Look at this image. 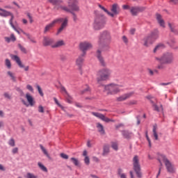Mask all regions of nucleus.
Returning a JSON list of instances; mask_svg holds the SVG:
<instances>
[{
	"label": "nucleus",
	"mask_w": 178,
	"mask_h": 178,
	"mask_svg": "<svg viewBox=\"0 0 178 178\" xmlns=\"http://www.w3.org/2000/svg\"><path fill=\"white\" fill-rule=\"evenodd\" d=\"M69 22V19L67 17L65 18H57L56 19H54L51 23L48 24L47 25L45 26L43 33L44 34H47L49 31L52 30L54 29V26L56 24H59L61 23V25L60 28L57 31V35H59L63 30H65L67 27V23Z\"/></svg>",
	"instance_id": "f257e3e1"
},
{
	"label": "nucleus",
	"mask_w": 178,
	"mask_h": 178,
	"mask_svg": "<svg viewBox=\"0 0 178 178\" xmlns=\"http://www.w3.org/2000/svg\"><path fill=\"white\" fill-rule=\"evenodd\" d=\"M79 1L77 0H68L67 5L66 6H57L56 8L57 9H61L63 12H67V13H71L73 16L74 22H77V15L74 12H79L80 7L77 5Z\"/></svg>",
	"instance_id": "f03ea898"
},
{
	"label": "nucleus",
	"mask_w": 178,
	"mask_h": 178,
	"mask_svg": "<svg viewBox=\"0 0 178 178\" xmlns=\"http://www.w3.org/2000/svg\"><path fill=\"white\" fill-rule=\"evenodd\" d=\"M156 60L161 63L160 65H158V69H163V65H172L175 60V56L170 51L165 52L163 54L161 57H156Z\"/></svg>",
	"instance_id": "7ed1b4c3"
},
{
	"label": "nucleus",
	"mask_w": 178,
	"mask_h": 178,
	"mask_svg": "<svg viewBox=\"0 0 178 178\" xmlns=\"http://www.w3.org/2000/svg\"><path fill=\"white\" fill-rule=\"evenodd\" d=\"M122 91V85H118L115 83H108L104 85V92L107 94V95H116Z\"/></svg>",
	"instance_id": "20e7f679"
},
{
	"label": "nucleus",
	"mask_w": 178,
	"mask_h": 178,
	"mask_svg": "<svg viewBox=\"0 0 178 178\" xmlns=\"http://www.w3.org/2000/svg\"><path fill=\"white\" fill-rule=\"evenodd\" d=\"M112 74V71L108 68H103L99 70L97 74V82L101 83V81H106L109 80V77H111V74Z\"/></svg>",
	"instance_id": "39448f33"
},
{
	"label": "nucleus",
	"mask_w": 178,
	"mask_h": 178,
	"mask_svg": "<svg viewBox=\"0 0 178 178\" xmlns=\"http://www.w3.org/2000/svg\"><path fill=\"white\" fill-rule=\"evenodd\" d=\"M133 169L138 178L143 177V172H141V165H140V158L138 156H134L132 160Z\"/></svg>",
	"instance_id": "423d86ee"
},
{
	"label": "nucleus",
	"mask_w": 178,
	"mask_h": 178,
	"mask_svg": "<svg viewBox=\"0 0 178 178\" xmlns=\"http://www.w3.org/2000/svg\"><path fill=\"white\" fill-rule=\"evenodd\" d=\"M111 40V33H109L108 31H103L101 33L98 40V44H99V49L104 48V44H105V42H109Z\"/></svg>",
	"instance_id": "0eeeda50"
},
{
	"label": "nucleus",
	"mask_w": 178,
	"mask_h": 178,
	"mask_svg": "<svg viewBox=\"0 0 178 178\" xmlns=\"http://www.w3.org/2000/svg\"><path fill=\"white\" fill-rule=\"evenodd\" d=\"M106 23V20L105 19V17L104 16H97L95 19V22L93 24L94 30H102L105 27V24Z\"/></svg>",
	"instance_id": "6e6552de"
},
{
	"label": "nucleus",
	"mask_w": 178,
	"mask_h": 178,
	"mask_svg": "<svg viewBox=\"0 0 178 178\" xmlns=\"http://www.w3.org/2000/svg\"><path fill=\"white\" fill-rule=\"evenodd\" d=\"M26 100L24 99H21V102L25 106H34L35 105V100H34V97L29 92L25 95Z\"/></svg>",
	"instance_id": "1a4fd4ad"
},
{
	"label": "nucleus",
	"mask_w": 178,
	"mask_h": 178,
	"mask_svg": "<svg viewBox=\"0 0 178 178\" xmlns=\"http://www.w3.org/2000/svg\"><path fill=\"white\" fill-rule=\"evenodd\" d=\"M92 48V44L90 42L84 41L79 44V49L81 51L83 56L87 55V51Z\"/></svg>",
	"instance_id": "9d476101"
},
{
	"label": "nucleus",
	"mask_w": 178,
	"mask_h": 178,
	"mask_svg": "<svg viewBox=\"0 0 178 178\" xmlns=\"http://www.w3.org/2000/svg\"><path fill=\"white\" fill-rule=\"evenodd\" d=\"M0 16L2 17H8L10 16L11 18L9 20V23L11 27H14L15 25L13 24V19H15V16L13 15V13L0 8Z\"/></svg>",
	"instance_id": "9b49d317"
},
{
	"label": "nucleus",
	"mask_w": 178,
	"mask_h": 178,
	"mask_svg": "<svg viewBox=\"0 0 178 178\" xmlns=\"http://www.w3.org/2000/svg\"><path fill=\"white\" fill-rule=\"evenodd\" d=\"M10 58L13 59V60H15L16 63L21 68H24L25 72H29V70L30 69V67L26 66L24 67V65L22 63V60H20V58L17 56V55L10 54Z\"/></svg>",
	"instance_id": "f8f14e48"
},
{
	"label": "nucleus",
	"mask_w": 178,
	"mask_h": 178,
	"mask_svg": "<svg viewBox=\"0 0 178 178\" xmlns=\"http://www.w3.org/2000/svg\"><path fill=\"white\" fill-rule=\"evenodd\" d=\"M163 162L165 165V167H166V169H167V171L168 172V173H175L176 172L175 165L173 164H172V163H170V161H169L168 160V159L164 158Z\"/></svg>",
	"instance_id": "ddd939ff"
},
{
	"label": "nucleus",
	"mask_w": 178,
	"mask_h": 178,
	"mask_svg": "<svg viewBox=\"0 0 178 178\" xmlns=\"http://www.w3.org/2000/svg\"><path fill=\"white\" fill-rule=\"evenodd\" d=\"M145 7L143 6H134L130 8V12L132 16H137L140 13L144 12Z\"/></svg>",
	"instance_id": "4468645a"
},
{
	"label": "nucleus",
	"mask_w": 178,
	"mask_h": 178,
	"mask_svg": "<svg viewBox=\"0 0 178 178\" xmlns=\"http://www.w3.org/2000/svg\"><path fill=\"white\" fill-rule=\"evenodd\" d=\"M92 115H93V116H95L96 118H98L99 119H101V120H103L104 122H106V123H109V122H115L114 120H111V119L105 117V115H104L103 114L99 113L92 112Z\"/></svg>",
	"instance_id": "2eb2a0df"
},
{
	"label": "nucleus",
	"mask_w": 178,
	"mask_h": 178,
	"mask_svg": "<svg viewBox=\"0 0 178 178\" xmlns=\"http://www.w3.org/2000/svg\"><path fill=\"white\" fill-rule=\"evenodd\" d=\"M111 14L113 15H110L111 17H114L115 16L119 15L120 13V8L116 3L113 4L111 7Z\"/></svg>",
	"instance_id": "dca6fc26"
},
{
	"label": "nucleus",
	"mask_w": 178,
	"mask_h": 178,
	"mask_svg": "<svg viewBox=\"0 0 178 178\" xmlns=\"http://www.w3.org/2000/svg\"><path fill=\"white\" fill-rule=\"evenodd\" d=\"M133 95H134V92H128L118 97L117 101H118V102L126 101V99H129V98L133 97Z\"/></svg>",
	"instance_id": "f3484780"
},
{
	"label": "nucleus",
	"mask_w": 178,
	"mask_h": 178,
	"mask_svg": "<svg viewBox=\"0 0 178 178\" xmlns=\"http://www.w3.org/2000/svg\"><path fill=\"white\" fill-rule=\"evenodd\" d=\"M48 2H49V3H51V5H54V9H56V10H62V9H58L56 8L57 6H64L63 5H62V3H63V0H48Z\"/></svg>",
	"instance_id": "a211bd4d"
},
{
	"label": "nucleus",
	"mask_w": 178,
	"mask_h": 178,
	"mask_svg": "<svg viewBox=\"0 0 178 178\" xmlns=\"http://www.w3.org/2000/svg\"><path fill=\"white\" fill-rule=\"evenodd\" d=\"M143 41L144 47H149V45H152V44L155 42L154 40L151 38L149 35L148 36L145 37Z\"/></svg>",
	"instance_id": "6ab92c4d"
},
{
	"label": "nucleus",
	"mask_w": 178,
	"mask_h": 178,
	"mask_svg": "<svg viewBox=\"0 0 178 178\" xmlns=\"http://www.w3.org/2000/svg\"><path fill=\"white\" fill-rule=\"evenodd\" d=\"M84 58H86V56H83L82 54L79 56V57L76 60V65L79 69H81V67H83V63H84Z\"/></svg>",
	"instance_id": "aec40b11"
},
{
	"label": "nucleus",
	"mask_w": 178,
	"mask_h": 178,
	"mask_svg": "<svg viewBox=\"0 0 178 178\" xmlns=\"http://www.w3.org/2000/svg\"><path fill=\"white\" fill-rule=\"evenodd\" d=\"M53 43H54V39H52L48 36L43 37L42 44L44 45V47H49V45H52Z\"/></svg>",
	"instance_id": "412c9836"
},
{
	"label": "nucleus",
	"mask_w": 178,
	"mask_h": 178,
	"mask_svg": "<svg viewBox=\"0 0 178 178\" xmlns=\"http://www.w3.org/2000/svg\"><path fill=\"white\" fill-rule=\"evenodd\" d=\"M97 58L102 66H106V63H105L104 57L101 55V50L99 49L97 51Z\"/></svg>",
	"instance_id": "4be33fe9"
},
{
	"label": "nucleus",
	"mask_w": 178,
	"mask_h": 178,
	"mask_svg": "<svg viewBox=\"0 0 178 178\" xmlns=\"http://www.w3.org/2000/svg\"><path fill=\"white\" fill-rule=\"evenodd\" d=\"M156 20L159 23V24L161 26V27H163V29H165V21L162 18V15L160 14H156Z\"/></svg>",
	"instance_id": "5701e85b"
},
{
	"label": "nucleus",
	"mask_w": 178,
	"mask_h": 178,
	"mask_svg": "<svg viewBox=\"0 0 178 178\" xmlns=\"http://www.w3.org/2000/svg\"><path fill=\"white\" fill-rule=\"evenodd\" d=\"M149 35L155 42L156 40H158V38H159V31H158V29H155Z\"/></svg>",
	"instance_id": "b1692460"
},
{
	"label": "nucleus",
	"mask_w": 178,
	"mask_h": 178,
	"mask_svg": "<svg viewBox=\"0 0 178 178\" xmlns=\"http://www.w3.org/2000/svg\"><path fill=\"white\" fill-rule=\"evenodd\" d=\"M151 103L152 104L154 110L156 111V112H161V111H163V106H162V104H161L160 106L159 107L158 105H156L155 103H154V102L151 101Z\"/></svg>",
	"instance_id": "393cba45"
},
{
	"label": "nucleus",
	"mask_w": 178,
	"mask_h": 178,
	"mask_svg": "<svg viewBox=\"0 0 178 178\" xmlns=\"http://www.w3.org/2000/svg\"><path fill=\"white\" fill-rule=\"evenodd\" d=\"M63 45H65V42L63 40H59L54 44H52L51 48H59V47H63Z\"/></svg>",
	"instance_id": "a878e982"
},
{
	"label": "nucleus",
	"mask_w": 178,
	"mask_h": 178,
	"mask_svg": "<svg viewBox=\"0 0 178 178\" xmlns=\"http://www.w3.org/2000/svg\"><path fill=\"white\" fill-rule=\"evenodd\" d=\"M97 130H98L99 133H100V134H105V129H104V126H102V124H101V123H97Z\"/></svg>",
	"instance_id": "bb28decb"
},
{
	"label": "nucleus",
	"mask_w": 178,
	"mask_h": 178,
	"mask_svg": "<svg viewBox=\"0 0 178 178\" xmlns=\"http://www.w3.org/2000/svg\"><path fill=\"white\" fill-rule=\"evenodd\" d=\"M109 154V145H104L103 147V156H105Z\"/></svg>",
	"instance_id": "cd10ccee"
},
{
	"label": "nucleus",
	"mask_w": 178,
	"mask_h": 178,
	"mask_svg": "<svg viewBox=\"0 0 178 178\" xmlns=\"http://www.w3.org/2000/svg\"><path fill=\"white\" fill-rule=\"evenodd\" d=\"M163 48H165V44L161 43L159 44L157 46H156V47L154 49V52H156V51H159L161 49H163Z\"/></svg>",
	"instance_id": "c85d7f7f"
},
{
	"label": "nucleus",
	"mask_w": 178,
	"mask_h": 178,
	"mask_svg": "<svg viewBox=\"0 0 178 178\" xmlns=\"http://www.w3.org/2000/svg\"><path fill=\"white\" fill-rule=\"evenodd\" d=\"M122 136L124 138H130L131 137V133L127 131H122Z\"/></svg>",
	"instance_id": "c756f323"
},
{
	"label": "nucleus",
	"mask_w": 178,
	"mask_h": 178,
	"mask_svg": "<svg viewBox=\"0 0 178 178\" xmlns=\"http://www.w3.org/2000/svg\"><path fill=\"white\" fill-rule=\"evenodd\" d=\"M7 74H8V76H9V77H10V79L13 81H16V76H15V73L10 72V71H8L7 72Z\"/></svg>",
	"instance_id": "7c9ffc66"
},
{
	"label": "nucleus",
	"mask_w": 178,
	"mask_h": 178,
	"mask_svg": "<svg viewBox=\"0 0 178 178\" xmlns=\"http://www.w3.org/2000/svg\"><path fill=\"white\" fill-rule=\"evenodd\" d=\"M38 166H39L40 169H41L42 172H48V169L47 168V167L42 164L41 162L38 163Z\"/></svg>",
	"instance_id": "2f4dec72"
},
{
	"label": "nucleus",
	"mask_w": 178,
	"mask_h": 178,
	"mask_svg": "<svg viewBox=\"0 0 178 178\" xmlns=\"http://www.w3.org/2000/svg\"><path fill=\"white\" fill-rule=\"evenodd\" d=\"M99 8L100 9H102V10H104V12H105L106 13H107V15H108V16H113V14H111V12H109L108 10H106V8H105V7L102 6V5L99 4L98 5Z\"/></svg>",
	"instance_id": "473e14b6"
},
{
	"label": "nucleus",
	"mask_w": 178,
	"mask_h": 178,
	"mask_svg": "<svg viewBox=\"0 0 178 178\" xmlns=\"http://www.w3.org/2000/svg\"><path fill=\"white\" fill-rule=\"evenodd\" d=\"M153 136L156 140H159L158 133L156 132V125L153 126Z\"/></svg>",
	"instance_id": "72a5a7b5"
},
{
	"label": "nucleus",
	"mask_w": 178,
	"mask_h": 178,
	"mask_svg": "<svg viewBox=\"0 0 178 178\" xmlns=\"http://www.w3.org/2000/svg\"><path fill=\"white\" fill-rule=\"evenodd\" d=\"M40 149L42 151L43 154H44L47 158H50L49 154H48L47 149H45V147H44V146H42V145H40Z\"/></svg>",
	"instance_id": "f704fd0d"
},
{
	"label": "nucleus",
	"mask_w": 178,
	"mask_h": 178,
	"mask_svg": "<svg viewBox=\"0 0 178 178\" xmlns=\"http://www.w3.org/2000/svg\"><path fill=\"white\" fill-rule=\"evenodd\" d=\"M5 65L6 66V67H8V69H11L12 68V63H10V59H6L5 60Z\"/></svg>",
	"instance_id": "c9c22d12"
},
{
	"label": "nucleus",
	"mask_w": 178,
	"mask_h": 178,
	"mask_svg": "<svg viewBox=\"0 0 178 178\" xmlns=\"http://www.w3.org/2000/svg\"><path fill=\"white\" fill-rule=\"evenodd\" d=\"M111 148H113V149H114L115 151H118V149H119L118 143L112 142L111 143Z\"/></svg>",
	"instance_id": "e433bc0d"
},
{
	"label": "nucleus",
	"mask_w": 178,
	"mask_h": 178,
	"mask_svg": "<svg viewBox=\"0 0 178 178\" xmlns=\"http://www.w3.org/2000/svg\"><path fill=\"white\" fill-rule=\"evenodd\" d=\"M122 172H123V170L122 169H118V175L120 176V178H127V175H126V174L122 173Z\"/></svg>",
	"instance_id": "4c0bfd02"
},
{
	"label": "nucleus",
	"mask_w": 178,
	"mask_h": 178,
	"mask_svg": "<svg viewBox=\"0 0 178 178\" xmlns=\"http://www.w3.org/2000/svg\"><path fill=\"white\" fill-rule=\"evenodd\" d=\"M26 178H38V176H37L31 172H28L26 174Z\"/></svg>",
	"instance_id": "58836bf2"
},
{
	"label": "nucleus",
	"mask_w": 178,
	"mask_h": 178,
	"mask_svg": "<svg viewBox=\"0 0 178 178\" xmlns=\"http://www.w3.org/2000/svg\"><path fill=\"white\" fill-rule=\"evenodd\" d=\"M18 47H19L20 51H22V52H23V54H27V49H26L24 47H23L20 44H18Z\"/></svg>",
	"instance_id": "ea45409f"
},
{
	"label": "nucleus",
	"mask_w": 178,
	"mask_h": 178,
	"mask_svg": "<svg viewBox=\"0 0 178 178\" xmlns=\"http://www.w3.org/2000/svg\"><path fill=\"white\" fill-rule=\"evenodd\" d=\"M70 160L72 161V162H73L75 166H79V160H77V159L72 157L70 159Z\"/></svg>",
	"instance_id": "a19ab883"
},
{
	"label": "nucleus",
	"mask_w": 178,
	"mask_h": 178,
	"mask_svg": "<svg viewBox=\"0 0 178 178\" xmlns=\"http://www.w3.org/2000/svg\"><path fill=\"white\" fill-rule=\"evenodd\" d=\"M8 144L10 145V147H15V139L11 138L8 141Z\"/></svg>",
	"instance_id": "79ce46f5"
},
{
	"label": "nucleus",
	"mask_w": 178,
	"mask_h": 178,
	"mask_svg": "<svg viewBox=\"0 0 178 178\" xmlns=\"http://www.w3.org/2000/svg\"><path fill=\"white\" fill-rule=\"evenodd\" d=\"M137 104H138L137 100H130V101L128 102V105H129V106L137 105Z\"/></svg>",
	"instance_id": "37998d69"
},
{
	"label": "nucleus",
	"mask_w": 178,
	"mask_h": 178,
	"mask_svg": "<svg viewBox=\"0 0 178 178\" xmlns=\"http://www.w3.org/2000/svg\"><path fill=\"white\" fill-rule=\"evenodd\" d=\"M26 15H27L28 18L29 19V22L31 24V23H33L34 22V19H33V17L31 16V15H30V13H28L26 14Z\"/></svg>",
	"instance_id": "c03bdc74"
},
{
	"label": "nucleus",
	"mask_w": 178,
	"mask_h": 178,
	"mask_svg": "<svg viewBox=\"0 0 178 178\" xmlns=\"http://www.w3.org/2000/svg\"><path fill=\"white\" fill-rule=\"evenodd\" d=\"M37 89L39 94L41 95V97H44V93L42 92V90L41 89V87H40V86H37Z\"/></svg>",
	"instance_id": "a18cd8bd"
},
{
	"label": "nucleus",
	"mask_w": 178,
	"mask_h": 178,
	"mask_svg": "<svg viewBox=\"0 0 178 178\" xmlns=\"http://www.w3.org/2000/svg\"><path fill=\"white\" fill-rule=\"evenodd\" d=\"M20 31H21V33H23L24 34V35H26L29 40H31V35H30V34L24 32L22 29H20Z\"/></svg>",
	"instance_id": "49530a36"
},
{
	"label": "nucleus",
	"mask_w": 178,
	"mask_h": 178,
	"mask_svg": "<svg viewBox=\"0 0 178 178\" xmlns=\"http://www.w3.org/2000/svg\"><path fill=\"white\" fill-rule=\"evenodd\" d=\"M60 156L61 158H63V159H69V156L66 154L61 153Z\"/></svg>",
	"instance_id": "de8ad7c7"
},
{
	"label": "nucleus",
	"mask_w": 178,
	"mask_h": 178,
	"mask_svg": "<svg viewBox=\"0 0 178 178\" xmlns=\"http://www.w3.org/2000/svg\"><path fill=\"white\" fill-rule=\"evenodd\" d=\"M26 88L27 90H29V91H31V92H34V88H33V86H31V85H27Z\"/></svg>",
	"instance_id": "09e8293b"
},
{
	"label": "nucleus",
	"mask_w": 178,
	"mask_h": 178,
	"mask_svg": "<svg viewBox=\"0 0 178 178\" xmlns=\"http://www.w3.org/2000/svg\"><path fill=\"white\" fill-rule=\"evenodd\" d=\"M54 102L55 104H56V105H58V106H59L60 108H63V106L59 103V102L58 101V99H56V97L54 98Z\"/></svg>",
	"instance_id": "8fccbe9b"
},
{
	"label": "nucleus",
	"mask_w": 178,
	"mask_h": 178,
	"mask_svg": "<svg viewBox=\"0 0 178 178\" xmlns=\"http://www.w3.org/2000/svg\"><path fill=\"white\" fill-rule=\"evenodd\" d=\"M10 41H13V42H15L16 41V37L15 36V34L12 33L10 36Z\"/></svg>",
	"instance_id": "3c124183"
},
{
	"label": "nucleus",
	"mask_w": 178,
	"mask_h": 178,
	"mask_svg": "<svg viewBox=\"0 0 178 178\" xmlns=\"http://www.w3.org/2000/svg\"><path fill=\"white\" fill-rule=\"evenodd\" d=\"M84 163H86V165H90V157L88 156L85 157Z\"/></svg>",
	"instance_id": "603ef678"
},
{
	"label": "nucleus",
	"mask_w": 178,
	"mask_h": 178,
	"mask_svg": "<svg viewBox=\"0 0 178 178\" xmlns=\"http://www.w3.org/2000/svg\"><path fill=\"white\" fill-rule=\"evenodd\" d=\"M90 87L86 86V88L82 91V94H84V92H90Z\"/></svg>",
	"instance_id": "864d4df0"
},
{
	"label": "nucleus",
	"mask_w": 178,
	"mask_h": 178,
	"mask_svg": "<svg viewBox=\"0 0 178 178\" xmlns=\"http://www.w3.org/2000/svg\"><path fill=\"white\" fill-rule=\"evenodd\" d=\"M60 91H61V92H65V94H66V95H69V93H67V91L66 90V88H65V87L62 86L60 88Z\"/></svg>",
	"instance_id": "5fc2aeb1"
},
{
	"label": "nucleus",
	"mask_w": 178,
	"mask_h": 178,
	"mask_svg": "<svg viewBox=\"0 0 178 178\" xmlns=\"http://www.w3.org/2000/svg\"><path fill=\"white\" fill-rule=\"evenodd\" d=\"M38 112L40 113H44V107L42 106H38Z\"/></svg>",
	"instance_id": "6e6d98bb"
},
{
	"label": "nucleus",
	"mask_w": 178,
	"mask_h": 178,
	"mask_svg": "<svg viewBox=\"0 0 178 178\" xmlns=\"http://www.w3.org/2000/svg\"><path fill=\"white\" fill-rule=\"evenodd\" d=\"M170 3L172 5H177L178 4V0H170Z\"/></svg>",
	"instance_id": "4d7b16f0"
},
{
	"label": "nucleus",
	"mask_w": 178,
	"mask_h": 178,
	"mask_svg": "<svg viewBox=\"0 0 178 178\" xmlns=\"http://www.w3.org/2000/svg\"><path fill=\"white\" fill-rule=\"evenodd\" d=\"M12 152H13V154H17V152H19V148H17V147H15V148H13V150H12Z\"/></svg>",
	"instance_id": "13d9d810"
},
{
	"label": "nucleus",
	"mask_w": 178,
	"mask_h": 178,
	"mask_svg": "<svg viewBox=\"0 0 178 178\" xmlns=\"http://www.w3.org/2000/svg\"><path fill=\"white\" fill-rule=\"evenodd\" d=\"M146 138L149 143V147H151V139H149V137L148 136V133H146Z\"/></svg>",
	"instance_id": "bf43d9fd"
},
{
	"label": "nucleus",
	"mask_w": 178,
	"mask_h": 178,
	"mask_svg": "<svg viewBox=\"0 0 178 178\" xmlns=\"http://www.w3.org/2000/svg\"><path fill=\"white\" fill-rule=\"evenodd\" d=\"M168 27L170 29V31L174 32L175 31V28L173 27V25L172 24L168 23Z\"/></svg>",
	"instance_id": "052dcab7"
},
{
	"label": "nucleus",
	"mask_w": 178,
	"mask_h": 178,
	"mask_svg": "<svg viewBox=\"0 0 178 178\" xmlns=\"http://www.w3.org/2000/svg\"><path fill=\"white\" fill-rule=\"evenodd\" d=\"M67 96V102H68V104H72V97L69 95Z\"/></svg>",
	"instance_id": "680f3d73"
},
{
	"label": "nucleus",
	"mask_w": 178,
	"mask_h": 178,
	"mask_svg": "<svg viewBox=\"0 0 178 178\" xmlns=\"http://www.w3.org/2000/svg\"><path fill=\"white\" fill-rule=\"evenodd\" d=\"M13 29V30H15V31H16V33H17L18 34H20V33H22V31H20L21 29H16V26H14V27H12Z\"/></svg>",
	"instance_id": "e2e57ef3"
},
{
	"label": "nucleus",
	"mask_w": 178,
	"mask_h": 178,
	"mask_svg": "<svg viewBox=\"0 0 178 178\" xmlns=\"http://www.w3.org/2000/svg\"><path fill=\"white\" fill-rule=\"evenodd\" d=\"M3 95H4L5 98H7L8 99H10V95H9V93L6 92V93H4Z\"/></svg>",
	"instance_id": "0e129e2a"
},
{
	"label": "nucleus",
	"mask_w": 178,
	"mask_h": 178,
	"mask_svg": "<svg viewBox=\"0 0 178 178\" xmlns=\"http://www.w3.org/2000/svg\"><path fill=\"white\" fill-rule=\"evenodd\" d=\"M92 161L94 162H99V159H98V157H97V156H93L92 157Z\"/></svg>",
	"instance_id": "69168bd1"
},
{
	"label": "nucleus",
	"mask_w": 178,
	"mask_h": 178,
	"mask_svg": "<svg viewBox=\"0 0 178 178\" xmlns=\"http://www.w3.org/2000/svg\"><path fill=\"white\" fill-rule=\"evenodd\" d=\"M122 9H124V10L130 9V6H129V5H123Z\"/></svg>",
	"instance_id": "338daca9"
},
{
	"label": "nucleus",
	"mask_w": 178,
	"mask_h": 178,
	"mask_svg": "<svg viewBox=\"0 0 178 178\" xmlns=\"http://www.w3.org/2000/svg\"><path fill=\"white\" fill-rule=\"evenodd\" d=\"M4 39H5V41L6 42H10V38H9V37H5L4 38Z\"/></svg>",
	"instance_id": "774afa93"
}]
</instances>
